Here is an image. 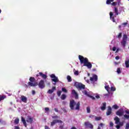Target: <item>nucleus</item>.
Instances as JSON below:
<instances>
[{"instance_id":"1","label":"nucleus","mask_w":129,"mask_h":129,"mask_svg":"<svg viewBox=\"0 0 129 129\" xmlns=\"http://www.w3.org/2000/svg\"><path fill=\"white\" fill-rule=\"evenodd\" d=\"M79 59L81 64H84V66H86L88 69H91L92 68V64L89 62L88 58L84 57L82 55H79Z\"/></svg>"},{"instance_id":"2","label":"nucleus","mask_w":129,"mask_h":129,"mask_svg":"<svg viewBox=\"0 0 129 129\" xmlns=\"http://www.w3.org/2000/svg\"><path fill=\"white\" fill-rule=\"evenodd\" d=\"M74 105H76L75 109L76 110H79L80 109V102H78L77 104L74 100H72L70 102V107L71 109H74Z\"/></svg>"},{"instance_id":"3","label":"nucleus","mask_w":129,"mask_h":129,"mask_svg":"<svg viewBox=\"0 0 129 129\" xmlns=\"http://www.w3.org/2000/svg\"><path fill=\"white\" fill-rule=\"evenodd\" d=\"M29 81L28 83V86H31V87H35V86H38V83L35 82L34 83V81H36V79L34 77H30L29 78Z\"/></svg>"},{"instance_id":"4","label":"nucleus","mask_w":129,"mask_h":129,"mask_svg":"<svg viewBox=\"0 0 129 129\" xmlns=\"http://www.w3.org/2000/svg\"><path fill=\"white\" fill-rule=\"evenodd\" d=\"M75 86L78 89V90H82L85 89V85L81 83L76 82L75 83Z\"/></svg>"},{"instance_id":"5","label":"nucleus","mask_w":129,"mask_h":129,"mask_svg":"<svg viewBox=\"0 0 129 129\" xmlns=\"http://www.w3.org/2000/svg\"><path fill=\"white\" fill-rule=\"evenodd\" d=\"M126 41H127V35L126 34H124L123 35L122 41H121V45L123 46V47H125V45H126Z\"/></svg>"},{"instance_id":"6","label":"nucleus","mask_w":129,"mask_h":129,"mask_svg":"<svg viewBox=\"0 0 129 129\" xmlns=\"http://www.w3.org/2000/svg\"><path fill=\"white\" fill-rule=\"evenodd\" d=\"M50 77L51 78H53L51 79V81H52V82H54V83L53 84V85H56V83L59 81V79H58V77H56L54 74L50 75Z\"/></svg>"},{"instance_id":"7","label":"nucleus","mask_w":129,"mask_h":129,"mask_svg":"<svg viewBox=\"0 0 129 129\" xmlns=\"http://www.w3.org/2000/svg\"><path fill=\"white\" fill-rule=\"evenodd\" d=\"M90 80L93 84H94L95 82L98 80V77H97V75H93L92 77L90 78Z\"/></svg>"},{"instance_id":"8","label":"nucleus","mask_w":129,"mask_h":129,"mask_svg":"<svg viewBox=\"0 0 129 129\" xmlns=\"http://www.w3.org/2000/svg\"><path fill=\"white\" fill-rule=\"evenodd\" d=\"M37 85L41 89L45 88V87L46 86V85L45 84V82H44V80H41Z\"/></svg>"},{"instance_id":"9","label":"nucleus","mask_w":129,"mask_h":129,"mask_svg":"<svg viewBox=\"0 0 129 129\" xmlns=\"http://www.w3.org/2000/svg\"><path fill=\"white\" fill-rule=\"evenodd\" d=\"M57 123H63V121L59 119H54L51 122L50 125L51 126H53Z\"/></svg>"},{"instance_id":"10","label":"nucleus","mask_w":129,"mask_h":129,"mask_svg":"<svg viewBox=\"0 0 129 129\" xmlns=\"http://www.w3.org/2000/svg\"><path fill=\"white\" fill-rule=\"evenodd\" d=\"M123 113H124V111H123V109L122 108H120L116 112V115H118V116H122V115H123Z\"/></svg>"},{"instance_id":"11","label":"nucleus","mask_w":129,"mask_h":129,"mask_svg":"<svg viewBox=\"0 0 129 129\" xmlns=\"http://www.w3.org/2000/svg\"><path fill=\"white\" fill-rule=\"evenodd\" d=\"M27 122H28V123H30V124H32L33 122H34V118L31 116H28L26 119Z\"/></svg>"},{"instance_id":"12","label":"nucleus","mask_w":129,"mask_h":129,"mask_svg":"<svg viewBox=\"0 0 129 129\" xmlns=\"http://www.w3.org/2000/svg\"><path fill=\"white\" fill-rule=\"evenodd\" d=\"M110 15V19L112 21L113 23H115V19H114V18L116 17V16L114 15L113 16V13H112V12H110L109 13Z\"/></svg>"},{"instance_id":"13","label":"nucleus","mask_w":129,"mask_h":129,"mask_svg":"<svg viewBox=\"0 0 129 129\" xmlns=\"http://www.w3.org/2000/svg\"><path fill=\"white\" fill-rule=\"evenodd\" d=\"M84 124L86 126L89 127V128L93 129V125L92 124L90 123L89 122H85Z\"/></svg>"},{"instance_id":"14","label":"nucleus","mask_w":129,"mask_h":129,"mask_svg":"<svg viewBox=\"0 0 129 129\" xmlns=\"http://www.w3.org/2000/svg\"><path fill=\"white\" fill-rule=\"evenodd\" d=\"M72 94L75 96V99H78V94L77 93V92H76V91H75V90H73L72 91Z\"/></svg>"},{"instance_id":"15","label":"nucleus","mask_w":129,"mask_h":129,"mask_svg":"<svg viewBox=\"0 0 129 129\" xmlns=\"http://www.w3.org/2000/svg\"><path fill=\"white\" fill-rule=\"evenodd\" d=\"M112 109H111V107L110 106H108V109L107 110V112H106V115L108 116V115H110V114L112 113Z\"/></svg>"},{"instance_id":"16","label":"nucleus","mask_w":129,"mask_h":129,"mask_svg":"<svg viewBox=\"0 0 129 129\" xmlns=\"http://www.w3.org/2000/svg\"><path fill=\"white\" fill-rule=\"evenodd\" d=\"M21 100L23 102H24V103H27V101L28 100V98L26 97L25 96H21Z\"/></svg>"},{"instance_id":"17","label":"nucleus","mask_w":129,"mask_h":129,"mask_svg":"<svg viewBox=\"0 0 129 129\" xmlns=\"http://www.w3.org/2000/svg\"><path fill=\"white\" fill-rule=\"evenodd\" d=\"M56 90V87H52V89H49L47 93H49V94H52V93H53V92H54V91Z\"/></svg>"},{"instance_id":"18","label":"nucleus","mask_w":129,"mask_h":129,"mask_svg":"<svg viewBox=\"0 0 129 129\" xmlns=\"http://www.w3.org/2000/svg\"><path fill=\"white\" fill-rule=\"evenodd\" d=\"M39 76H41L42 78H43V79H47V75L45 74H43L42 73L39 72Z\"/></svg>"},{"instance_id":"19","label":"nucleus","mask_w":129,"mask_h":129,"mask_svg":"<svg viewBox=\"0 0 129 129\" xmlns=\"http://www.w3.org/2000/svg\"><path fill=\"white\" fill-rule=\"evenodd\" d=\"M114 120L115 121V124H118L119 123V118L117 116H115V118H114Z\"/></svg>"},{"instance_id":"20","label":"nucleus","mask_w":129,"mask_h":129,"mask_svg":"<svg viewBox=\"0 0 129 129\" xmlns=\"http://www.w3.org/2000/svg\"><path fill=\"white\" fill-rule=\"evenodd\" d=\"M21 120L25 127H27V122L26 121V120L25 119V118L22 117Z\"/></svg>"},{"instance_id":"21","label":"nucleus","mask_w":129,"mask_h":129,"mask_svg":"<svg viewBox=\"0 0 129 129\" xmlns=\"http://www.w3.org/2000/svg\"><path fill=\"white\" fill-rule=\"evenodd\" d=\"M102 105L103 106L101 107V110H105L106 108V103H103Z\"/></svg>"},{"instance_id":"22","label":"nucleus","mask_w":129,"mask_h":129,"mask_svg":"<svg viewBox=\"0 0 129 129\" xmlns=\"http://www.w3.org/2000/svg\"><path fill=\"white\" fill-rule=\"evenodd\" d=\"M15 124H19V122H20V119L19 118H16L14 120Z\"/></svg>"},{"instance_id":"23","label":"nucleus","mask_w":129,"mask_h":129,"mask_svg":"<svg viewBox=\"0 0 129 129\" xmlns=\"http://www.w3.org/2000/svg\"><path fill=\"white\" fill-rule=\"evenodd\" d=\"M114 12L116 16H118V9L117 8V7H114Z\"/></svg>"},{"instance_id":"24","label":"nucleus","mask_w":129,"mask_h":129,"mask_svg":"<svg viewBox=\"0 0 129 129\" xmlns=\"http://www.w3.org/2000/svg\"><path fill=\"white\" fill-rule=\"evenodd\" d=\"M7 98V96L6 95H2L0 96V102L2 101V100H5Z\"/></svg>"},{"instance_id":"25","label":"nucleus","mask_w":129,"mask_h":129,"mask_svg":"<svg viewBox=\"0 0 129 129\" xmlns=\"http://www.w3.org/2000/svg\"><path fill=\"white\" fill-rule=\"evenodd\" d=\"M125 65L126 68H128V67H129V59L125 61Z\"/></svg>"},{"instance_id":"26","label":"nucleus","mask_w":129,"mask_h":129,"mask_svg":"<svg viewBox=\"0 0 129 129\" xmlns=\"http://www.w3.org/2000/svg\"><path fill=\"white\" fill-rule=\"evenodd\" d=\"M83 94H84V95H86L87 96H89V95H88V92H87V91L84 90L82 91Z\"/></svg>"},{"instance_id":"27","label":"nucleus","mask_w":129,"mask_h":129,"mask_svg":"<svg viewBox=\"0 0 129 129\" xmlns=\"http://www.w3.org/2000/svg\"><path fill=\"white\" fill-rule=\"evenodd\" d=\"M67 80L68 82H71V81H72V78H71V77L70 76H67Z\"/></svg>"},{"instance_id":"28","label":"nucleus","mask_w":129,"mask_h":129,"mask_svg":"<svg viewBox=\"0 0 129 129\" xmlns=\"http://www.w3.org/2000/svg\"><path fill=\"white\" fill-rule=\"evenodd\" d=\"M66 95L65 94H62L61 95V99H62V100H64V99H66Z\"/></svg>"},{"instance_id":"29","label":"nucleus","mask_w":129,"mask_h":129,"mask_svg":"<svg viewBox=\"0 0 129 129\" xmlns=\"http://www.w3.org/2000/svg\"><path fill=\"white\" fill-rule=\"evenodd\" d=\"M122 37V33H119L117 36H116V38H117L118 39H120Z\"/></svg>"},{"instance_id":"30","label":"nucleus","mask_w":129,"mask_h":129,"mask_svg":"<svg viewBox=\"0 0 129 129\" xmlns=\"http://www.w3.org/2000/svg\"><path fill=\"white\" fill-rule=\"evenodd\" d=\"M112 2H113V0H107L106 1V4L107 5H110V4H111V3H112Z\"/></svg>"},{"instance_id":"31","label":"nucleus","mask_w":129,"mask_h":129,"mask_svg":"<svg viewBox=\"0 0 129 129\" xmlns=\"http://www.w3.org/2000/svg\"><path fill=\"white\" fill-rule=\"evenodd\" d=\"M61 91H62V92H64L65 93H67L68 92L67 89H66V88H62Z\"/></svg>"},{"instance_id":"32","label":"nucleus","mask_w":129,"mask_h":129,"mask_svg":"<svg viewBox=\"0 0 129 129\" xmlns=\"http://www.w3.org/2000/svg\"><path fill=\"white\" fill-rule=\"evenodd\" d=\"M105 89L107 90V92L109 93V86H105Z\"/></svg>"},{"instance_id":"33","label":"nucleus","mask_w":129,"mask_h":129,"mask_svg":"<svg viewBox=\"0 0 129 129\" xmlns=\"http://www.w3.org/2000/svg\"><path fill=\"white\" fill-rule=\"evenodd\" d=\"M100 119H101V117L95 116V120L98 121V120H100Z\"/></svg>"},{"instance_id":"34","label":"nucleus","mask_w":129,"mask_h":129,"mask_svg":"<svg viewBox=\"0 0 129 129\" xmlns=\"http://www.w3.org/2000/svg\"><path fill=\"white\" fill-rule=\"evenodd\" d=\"M112 107L114 109H117L119 108V107L118 106H117V105H113Z\"/></svg>"},{"instance_id":"35","label":"nucleus","mask_w":129,"mask_h":129,"mask_svg":"<svg viewBox=\"0 0 129 129\" xmlns=\"http://www.w3.org/2000/svg\"><path fill=\"white\" fill-rule=\"evenodd\" d=\"M90 107H87V113H90Z\"/></svg>"},{"instance_id":"36","label":"nucleus","mask_w":129,"mask_h":129,"mask_svg":"<svg viewBox=\"0 0 129 129\" xmlns=\"http://www.w3.org/2000/svg\"><path fill=\"white\" fill-rule=\"evenodd\" d=\"M61 93H62V91H58L57 92V94L58 96H61Z\"/></svg>"},{"instance_id":"37","label":"nucleus","mask_w":129,"mask_h":129,"mask_svg":"<svg viewBox=\"0 0 129 129\" xmlns=\"http://www.w3.org/2000/svg\"><path fill=\"white\" fill-rule=\"evenodd\" d=\"M124 117L126 118V119H129V115L125 114L123 115Z\"/></svg>"},{"instance_id":"38","label":"nucleus","mask_w":129,"mask_h":129,"mask_svg":"<svg viewBox=\"0 0 129 129\" xmlns=\"http://www.w3.org/2000/svg\"><path fill=\"white\" fill-rule=\"evenodd\" d=\"M117 73H118V74H120V73H121V72L120 71V68H118L117 69Z\"/></svg>"},{"instance_id":"39","label":"nucleus","mask_w":129,"mask_h":129,"mask_svg":"<svg viewBox=\"0 0 129 129\" xmlns=\"http://www.w3.org/2000/svg\"><path fill=\"white\" fill-rule=\"evenodd\" d=\"M116 5H117V3H116V2H113L111 4V5L113 6V7H115V6H116Z\"/></svg>"},{"instance_id":"40","label":"nucleus","mask_w":129,"mask_h":129,"mask_svg":"<svg viewBox=\"0 0 129 129\" xmlns=\"http://www.w3.org/2000/svg\"><path fill=\"white\" fill-rule=\"evenodd\" d=\"M115 88L114 87H111V91H115Z\"/></svg>"},{"instance_id":"41","label":"nucleus","mask_w":129,"mask_h":129,"mask_svg":"<svg viewBox=\"0 0 129 129\" xmlns=\"http://www.w3.org/2000/svg\"><path fill=\"white\" fill-rule=\"evenodd\" d=\"M52 117L53 119H56V118H59V116H53Z\"/></svg>"},{"instance_id":"42","label":"nucleus","mask_w":129,"mask_h":129,"mask_svg":"<svg viewBox=\"0 0 129 129\" xmlns=\"http://www.w3.org/2000/svg\"><path fill=\"white\" fill-rule=\"evenodd\" d=\"M125 129H129V123L126 124Z\"/></svg>"},{"instance_id":"43","label":"nucleus","mask_w":129,"mask_h":129,"mask_svg":"<svg viewBox=\"0 0 129 129\" xmlns=\"http://www.w3.org/2000/svg\"><path fill=\"white\" fill-rule=\"evenodd\" d=\"M74 74H75V75H78L79 74V73L78 72V71H76L74 72Z\"/></svg>"},{"instance_id":"44","label":"nucleus","mask_w":129,"mask_h":129,"mask_svg":"<svg viewBox=\"0 0 129 129\" xmlns=\"http://www.w3.org/2000/svg\"><path fill=\"white\" fill-rule=\"evenodd\" d=\"M89 117L90 118H94V117H95V116H94V115H90Z\"/></svg>"},{"instance_id":"45","label":"nucleus","mask_w":129,"mask_h":129,"mask_svg":"<svg viewBox=\"0 0 129 129\" xmlns=\"http://www.w3.org/2000/svg\"><path fill=\"white\" fill-rule=\"evenodd\" d=\"M44 110H45V111H49V110H50V109H49V108H48V107H45V108H44Z\"/></svg>"},{"instance_id":"46","label":"nucleus","mask_w":129,"mask_h":129,"mask_svg":"<svg viewBox=\"0 0 129 129\" xmlns=\"http://www.w3.org/2000/svg\"><path fill=\"white\" fill-rule=\"evenodd\" d=\"M63 127H64V125H60L59 126V128H60V129H63Z\"/></svg>"},{"instance_id":"47","label":"nucleus","mask_w":129,"mask_h":129,"mask_svg":"<svg viewBox=\"0 0 129 129\" xmlns=\"http://www.w3.org/2000/svg\"><path fill=\"white\" fill-rule=\"evenodd\" d=\"M32 93L33 95H35V94H36V92L35 91V90H32Z\"/></svg>"},{"instance_id":"48","label":"nucleus","mask_w":129,"mask_h":129,"mask_svg":"<svg viewBox=\"0 0 129 129\" xmlns=\"http://www.w3.org/2000/svg\"><path fill=\"white\" fill-rule=\"evenodd\" d=\"M54 111H55V112H59V110L56 108H54Z\"/></svg>"},{"instance_id":"49","label":"nucleus","mask_w":129,"mask_h":129,"mask_svg":"<svg viewBox=\"0 0 129 129\" xmlns=\"http://www.w3.org/2000/svg\"><path fill=\"white\" fill-rule=\"evenodd\" d=\"M90 98L93 99V100H95V98L93 96H90Z\"/></svg>"},{"instance_id":"50","label":"nucleus","mask_w":129,"mask_h":129,"mask_svg":"<svg viewBox=\"0 0 129 129\" xmlns=\"http://www.w3.org/2000/svg\"><path fill=\"white\" fill-rule=\"evenodd\" d=\"M110 126H113V123L112 122H110Z\"/></svg>"},{"instance_id":"51","label":"nucleus","mask_w":129,"mask_h":129,"mask_svg":"<svg viewBox=\"0 0 129 129\" xmlns=\"http://www.w3.org/2000/svg\"><path fill=\"white\" fill-rule=\"evenodd\" d=\"M95 97L96 98H97V99H99V98H100V96H99V95H96Z\"/></svg>"},{"instance_id":"52","label":"nucleus","mask_w":129,"mask_h":129,"mask_svg":"<svg viewBox=\"0 0 129 129\" xmlns=\"http://www.w3.org/2000/svg\"><path fill=\"white\" fill-rule=\"evenodd\" d=\"M14 129H20V127H19L18 126H15Z\"/></svg>"},{"instance_id":"53","label":"nucleus","mask_w":129,"mask_h":129,"mask_svg":"<svg viewBox=\"0 0 129 129\" xmlns=\"http://www.w3.org/2000/svg\"><path fill=\"white\" fill-rule=\"evenodd\" d=\"M115 59H116V60H119V57L118 56H116L115 57Z\"/></svg>"},{"instance_id":"54","label":"nucleus","mask_w":129,"mask_h":129,"mask_svg":"<svg viewBox=\"0 0 129 129\" xmlns=\"http://www.w3.org/2000/svg\"><path fill=\"white\" fill-rule=\"evenodd\" d=\"M116 128L119 129V128H120V126H119V125H117L116 126Z\"/></svg>"},{"instance_id":"55","label":"nucleus","mask_w":129,"mask_h":129,"mask_svg":"<svg viewBox=\"0 0 129 129\" xmlns=\"http://www.w3.org/2000/svg\"><path fill=\"white\" fill-rule=\"evenodd\" d=\"M116 50V47H113L112 48V51H115Z\"/></svg>"},{"instance_id":"56","label":"nucleus","mask_w":129,"mask_h":129,"mask_svg":"<svg viewBox=\"0 0 129 129\" xmlns=\"http://www.w3.org/2000/svg\"><path fill=\"white\" fill-rule=\"evenodd\" d=\"M44 127H45V129H50V128H49V126H47V125H45Z\"/></svg>"},{"instance_id":"57","label":"nucleus","mask_w":129,"mask_h":129,"mask_svg":"<svg viewBox=\"0 0 129 129\" xmlns=\"http://www.w3.org/2000/svg\"><path fill=\"white\" fill-rule=\"evenodd\" d=\"M127 24V23L125 22V23H123L122 24V25H123L124 26H126V25Z\"/></svg>"},{"instance_id":"58","label":"nucleus","mask_w":129,"mask_h":129,"mask_svg":"<svg viewBox=\"0 0 129 129\" xmlns=\"http://www.w3.org/2000/svg\"><path fill=\"white\" fill-rule=\"evenodd\" d=\"M114 64H115V65H118V64H119V62H115Z\"/></svg>"},{"instance_id":"59","label":"nucleus","mask_w":129,"mask_h":129,"mask_svg":"<svg viewBox=\"0 0 129 129\" xmlns=\"http://www.w3.org/2000/svg\"><path fill=\"white\" fill-rule=\"evenodd\" d=\"M119 51V49H117L116 51H115V53H118V51Z\"/></svg>"},{"instance_id":"60","label":"nucleus","mask_w":129,"mask_h":129,"mask_svg":"<svg viewBox=\"0 0 129 129\" xmlns=\"http://www.w3.org/2000/svg\"><path fill=\"white\" fill-rule=\"evenodd\" d=\"M100 126H103V123H101L100 124Z\"/></svg>"},{"instance_id":"61","label":"nucleus","mask_w":129,"mask_h":129,"mask_svg":"<svg viewBox=\"0 0 129 129\" xmlns=\"http://www.w3.org/2000/svg\"><path fill=\"white\" fill-rule=\"evenodd\" d=\"M63 110L64 112H66V111H67L66 109H63Z\"/></svg>"},{"instance_id":"62","label":"nucleus","mask_w":129,"mask_h":129,"mask_svg":"<svg viewBox=\"0 0 129 129\" xmlns=\"http://www.w3.org/2000/svg\"><path fill=\"white\" fill-rule=\"evenodd\" d=\"M86 82H87V83H89V81L88 80H86Z\"/></svg>"},{"instance_id":"63","label":"nucleus","mask_w":129,"mask_h":129,"mask_svg":"<svg viewBox=\"0 0 129 129\" xmlns=\"http://www.w3.org/2000/svg\"><path fill=\"white\" fill-rule=\"evenodd\" d=\"M40 75H36V77H39Z\"/></svg>"},{"instance_id":"64","label":"nucleus","mask_w":129,"mask_h":129,"mask_svg":"<svg viewBox=\"0 0 129 129\" xmlns=\"http://www.w3.org/2000/svg\"><path fill=\"white\" fill-rule=\"evenodd\" d=\"M97 129H101V128H100V126H98Z\"/></svg>"}]
</instances>
